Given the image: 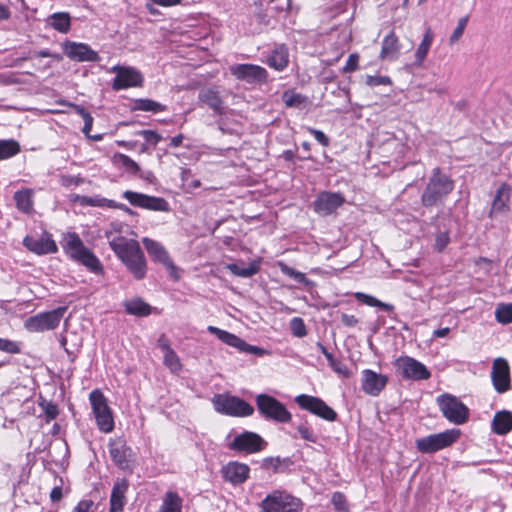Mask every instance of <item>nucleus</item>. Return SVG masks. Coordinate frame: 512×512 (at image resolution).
<instances>
[{
  "mask_svg": "<svg viewBox=\"0 0 512 512\" xmlns=\"http://www.w3.org/2000/svg\"><path fill=\"white\" fill-rule=\"evenodd\" d=\"M142 243L151 259L164 265L169 271L170 275L174 279H178L176 266L170 259V256L165 247L161 243L147 237L142 239Z\"/></svg>",
  "mask_w": 512,
  "mask_h": 512,
  "instance_id": "obj_15",
  "label": "nucleus"
},
{
  "mask_svg": "<svg viewBox=\"0 0 512 512\" xmlns=\"http://www.w3.org/2000/svg\"><path fill=\"white\" fill-rule=\"evenodd\" d=\"M495 317L498 322L508 324L512 322V303L501 304L495 310Z\"/></svg>",
  "mask_w": 512,
  "mask_h": 512,
  "instance_id": "obj_45",
  "label": "nucleus"
},
{
  "mask_svg": "<svg viewBox=\"0 0 512 512\" xmlns=\"http://www.w3.org/2000/svg\"><path fill=\"white\" fill-rule=\"evenodd\" d=\"M178 2H146V9L154 16L159 15V11L156 9L155 5H160L163 7H169L173 4H177Z\"/></svg>",
  "mask_w": 512,
  "mask_h": 512,
  "instance_id": "obj_61",
  "label": "nucleus"
},
{
  "mask_svg": "<svg viewBox=\"0 0 512 512\" xmlns=\"http://www.w3.org/2000/svg\"><path fill=\"white\" fill-rule=\"evenodd\" d=\"M492 429L498 435H505L512 430V413L499 411L492 420Z\"/></svg>",
  "mask_w": 512,
  "mask_h": 512,
  "instance_id": "obj_29",
  "label": "nucleus"
},
{
  "mask_svg": "<svg viewBox=\"0 0 512 512\" xmlns=\"http://www.w3.org/2000/svg\"><path fill=\"white\" fill-rule=\"evenodd\" d=\"M64 54L75 61L95 62L99 60L98 53L84 43L67 41L63 46Z\"/></svg>",
  "mask_w": 512,
  "mask_h": 512,
  "instance_id": "obj_20",
  "label": "nucleus"
},
{
  "mask_svg": "<svg viewBox=\"0 0 512 512\" xmlns=\"http://www.w3.org/2000/svg\"><path fill=\"white\" fill-rule=\"evenodd\" d=\"M89 399L98 428L104 433L111 432L114 428V420L103 393L97 389L93 390Z\"/></svg>",
  "mask_w": 512,
  "mask_h": 512,
  "instance_id": "obj_9",
  "label": "nucleus"
},
{
  "mask_svg": "<svg viewBox=\"0 0 512 512\" xmlns=\"http://www.w3.org/2000/svg\"><path fill=\"white\" fill-rule=\"evenodd\" d=\"M290 329L292 334L296 337H304L307 334L306 326L304 321L300 317H294L290 321Z\"/></svg>",
  "mask_w": 512,
  "mask_h": 512,
  "instance_id": "obj_50",
  "label": "nucleus"
},
{
  "mask_svg": "<svg viewBox=\"0 0 512 512\" xmlns=\"http://www.w3.org/2000/svg\"><path fill=\"white\" fill-rule=\"evenodd\" d=\"M113 161L116 165L124 168L127 172L131 174H137L140 171L139 165L131 159L129 156L117 153L113 157Z\"/></svg>",
  "mask_w": 512,
  "mask_h": 512,
  "instance_id": "obj_41",
  "label": "nucleus"
},
{
  "mask_svg": "<svg viewBox=\"0 0 512 512\" xmlns=\"http://www.w3.org/2000/svg\"><path fill=\"white\" fill-rule=\"evenodd\" d=\"M19 151L20 145L16 140H0V160L11 158Z\"/></svg>",
  "mask_w": 512,
  "mask_h": 512,
  "instance_id": "obj_42",
  "label": "nucleus"
},
{
  "mask_svg": "<svg viewBox=\"0 0 512 512\" xmlns=\"http://www.w3.org/2000/svg\"><path fill=\"white\" fill-rule=\"evenodd\" d=\"M23 245L37 255L53 254L58 251L56 242L48 233H43L39 237L28 235L23 239Z\"/></svg>",
  "mask_w": 512,
  "mask_h": 512,
  "instance_id": "obj_19",
  "label": "nucleus"
},
{
  "mask_svg": "<svg viewBox=\"0 0 512 512\" xmlns=\"http://www.w3.org/2000/svg\"><path fill=\"white\" fill-rule=\"evenodd\" d=\"M297 430H298L301 438H303L304 440H307L312 443L316 442V437H315L313 431L309 427H307L305 425H300V426H298Z\"/></svg>",
  "mask_w": 512,
  "mask_h": 512,
  "instance_id": "obj_57",
  "label": "nucleus"
},
{
  "mask_svg": "<svg viewBox=\"0 0 512 512\" xmlns=\"http://www.w3.org/2000/svg\"><path fill=\"white\" fill-rule=\"evenodd\" d=\"M317 347L320 349L321 353L326 357L329 362L331 368L339 375L348 378L350 376V372L348 367L343 364L341 361L336 360L333 355L327 351V349L319 342L317 343Z\"/></svg>",
  "mask_w": 512,
  "mask_h": 512,
  "instance_id": "obj_38",
  "label": "nucleus"
},
{
  "mask_svg": "<svg viewBox=\"0 0 512 512\" xmlns=\"http://www.w3.org/2000/svg\"><path fill=\"white\" fill-rule=\"evenodd\" d=\"M66 311L67 307L63 306L52 311L39 313L28 318L25 322V327L31 332L53 330L59 325Z\"/></svg>",
  "mask_w": 512,
  "mask_h": 512,
  "instance_id": "obj_10",
  "label": "nucleus"
},
{
  "mask_svg": "<svg viewBox=\"0 0 512 512\" xmlns=\"http://www.w3.org/2000/svg\"><path fill=\"white\" fill-rule=\"evenodd\" d=\"M453 187V182L446 175L441 174L439 168H435L421 197L423 205H436L453 190Z\"/></svg>",
  "mask_w": 512,
  "mask_h": 512,
  "instance_id": "obj_4",
  "label": "nucleus"
},
{
  "mask_svg": "<svg viewBox=\"0 0 512 512\" xmlns=\"http://www.w3.org/2000/svg\"><path fill=\"white\" fill-rule=\"evenodd\" d=\"M33 195L34 191L32 189L16 191L14 194L16 207L25 214L31 213L33 211Z\"/></svg>",
  "mask_w": 512,
  "mask_h": 512,
  "instance_id": "obj_32",
  "label": "nucleus"
},
{
  "mask_svg": "<svg viewBox=\"0 0 512 512\" xmlns=\"http://www.w3.org/2000/svg\"><path fill=\"white\" fill-rule=\"evenodd\" d=\"M457 429L431 434L416 440V448L422 453H434L453 444L459 437Z\"/></svg>",
  "mask_w": 512,
  "mask_h": 512,
  "instance_id": "obj_8",
  "label": "nucleus"
},
{
  "mask_svg": "<svg viewBox=\"0 0 512 512\" xmlns=\"http://www.w3.org/2000/svg\"><path fill=\"white\" fill-rule=\"evenodd\" d=\"M60 244L64 253L71 260L85 266L95 274L103 272V266L100 260L84 245L79 235L75 232H67L63 234Z\"/></svg>",
  "mask_w": 512,
  "mask_h": 512,
  "instance_id": "obj_2",
  "label": "nucleus"
},
{
  "mask_svg": "<svg viewBox=\"0 0 512 512\" xmlns=\"http://www.w3.org/2000/svg\"><path fill=\"white\" fill-rule=\"evenodd\" d=\"M308 131L314 136V138L323 146L329 145V138L320 130L314 128H308Z\"/></svg>",
  "mask_w": 512,
  "mask_h": 512,
  "instance_id": "obj_59",
  "label": "nucleus"
},
{
  "mask_svg": "<svg viewBox=\"0 0 512 512\" xmlns=\"http://www.w3.org/2000/svg\"><path fill=\"white\" fill-rule=\"evenodd\" d=\"M124 198L130 202V204L134 206H138L141 208L154 210V211H169L168 202L161 197L148 196L145 194L133 192V191H125L123 194Z\"/></svg>",
  "mask_w": 512,
  "mask_h": 512,
  "instance_id": "obj_17",
  "label": "nucleus"
},
{
  "mask_svg": "<svg viewBox=\"0 0 512 512\" xmlns=\"http://www.w3.org/2000/svg\"><path fill=\"white\" fill-rule=\"evenodd\" d=\"M341 322L347 327H354L358 323V319L354 315L342 314Z\"/></svg>",
  "mask_w": 512,
  "mask_h": 512,
  "instance_id": "obj_63",
  "label": "nucleus"
},
{
  "mask_svg": "<svg viewBox=\"0 0 512 512\" xmlns=\"http://www.w3.org/2000/svg\"><path fill=\"white\" fill-rule=\"evenodd\" d=\"M47 24L60 33H67L71 26V17L67 12H57L50 15Z\"/></svg>",
  "mask_w": 512,
  "mask_h": 512,
  "instance_id": "obj_31",
  "label": "nucleus"
},
{
  "mask_svg": "<svg viewBox=\"0 0 512 512\" xmlns=\"http://www.w3.org/2000/svg\"><path fill=\"white\" fill-rule=\"evenodd\" d=\"M387 377L370 369L362 372V390L371 396H377L387 384Z\"/></svg>",
  "mask_w": 512,
  "mask_h": 512,
  "instance_id": "obj_23",
  "label": "nucleus"
},
{
  "mask_svg": "<svg viewBox=\"0 0 512 512\" xmlns=\"http://www.w3.org/2000/svg\"><path fill=\"white\" fill-rule=\"evenodd\" d=\"M94 502L89 499L81 500L73 509L72 512H94Z\"/></svg>",
  "mask_w": 512,
  "mask_h": 512,
  "instance_id": "obj_56",
  "label": "nucleus"
},
{
  "mask_svg": "<svg viewBox=\"0 0 512 512\" xmlns=\"http://www.w3.org/2000/svg\"><path fill=\"white\" fill-rule=\"evenodd\" d=\"M163 362L172 373H178L182 370L180 358L171 347L165 348V353H163Z\"/></svg>",
  "mask_w": 512,
  "mask_h": 512,
  "instance_id": "obj_40",
  "label": "nucleus"
},
{
  "mask_svg": "<svg viewBox=\"0 0 512 512\" xmlns=\"http://www.w3.org/2000/svg\"><path fill=\"white\" fill-rule=\"evenodd\" d=\"M83 120H84V126L82 129V132L85 134V136L92 140H95V141L101 140L102 139L101 134L90 135V131H91L92 125H93V117L91 115H86V118H84Z\"/></svg>",
  "mask_w": 512,
  "mask_h": 512,
  "instance_id": "obj_52",
  "label": "nucleus"
},
{
  "mask_svg": "<svg viewBox=\"0 0 512 512\" xmlns=\"http://www.w3.org/2000/svg\"><path fill=\"white\" fill-rule=\"evenodd\" d=\"M301 509V500L282 490H274L260 503V512H300Z\"/></svg>",
  "mask_w": 512,
  "mask_h": 512,
  "instance_id": "obj_3",
  "label": "nucleus"
},
{
  "mask_svg": "<svg viewBox=\"0 0 512 512\" xmlns=\"http://www.w3.org/2000/svg\"><path fill=\"white\" fill-rule=\"evenodd\" d=\"M240 351L249 352L255 355H263L266 353V351L260 347L249 345L244 341V345H241Z\"/></svg>",
  "mask_w": 512,
  "mask_h": 512,
  "instance_id": "obj_62",
  "label": "nucleus"
},
{
  "mask_svg": "<svg viewBox=\"0 0 512 512\" xmlns=\"http://www.w3.org/2000/svg\"><path fill=\"white\" fill-rule=\"evenodd\" d=\"M295 402L300 408L309 411L327 421H334L337 418L336 412L329 407L322 399L307 394L296 396Z\"/></svg>",
  "mask_w": 512,
  "mask_h": 512,
  "instance_id": "obj_11",
  "label": "nucleus"
},
{
  "mask_svg": "<svg viewBox=\"0 0 512 512\" xmlns=\"http://www.w3.org/2000/svg\"><path fill=\"white\" fill-rule=\"evenodd\" d=\"M109 453L113 462L121 469L129 467L131 449L122 441L109 443Z\"/></svg>",
  "mask_w": 512,
  "mask_h": 512,
  "instance_id": "obj_25",
  "label": "nucleus"
},
{
  "mask_svg": "<svg viewBox=\"0 0 512 512\" xmlns=\"http://www.w3.org/2000/svg\"><path fill=\"white\" fill-rule=\"evenodd\" d=\"M432 42H433V33L431 31L430 28H428L425 32V34L423 35V38L418 46V48L416 49V52H415V61H414V65L417 66V67H422L425 59H426V56L430 50V47L432 45Z\"/></svg>",
  "mask_w": 512,
  "mask_h": 512,
  "instance_id": "obj_30",
  "label": "nucleus"
},
{
  "mask_svg": "<svg viewBox=\"0 0 512 512\" xmlns=\"http://www.w3.org/2000/svg\"><path fill=\"white\" fill-rule=\"evenodd\" d=\"M259 261H253L249 265H239L236 263L228 264L226 268L236 276L251 277L259 271Z\"/></svg>",
  "mask_w": 512,
  "mask_h": 512,
  "instance_id": "obj_37",
  "label": "nucleus"
},
{
  "mask_svg": "<svg viewBox=\"0 0 512 512\" xmlns=\"http://www.w3.org/2000/svg\"><path fill=\"white\" fill-rule=\"evenodd\" d=\"M249 473V466L238 461L228 462L221 469L224 480L233 485L244 483L249 478Z\"/></svg>",
  "mask_w": 512,
  "mask_h": 512,
  "instance_id": "obj_21",
  "label": "nucleus"
},
{
  "mask_svg": "<svg viewBox=\"0 0 512 512\" xmlns=\"http://www.w3.org/2000/svg\"><path fill=\"white\" fill-rule=\"evenodd\" d=\"M0 351L10 353V354H17L20 352V347L14 341H11L9 339L0 338Z\"/></svg>",
  "mask_w": 512,
  "mask_h": 512,
  "instance_id": "obj_51",
  "label": "nucleus"
},
{
  "mask_svg": "<svg viewBox=\"0 0 512 512\" xmlns=\"http://www.w3.org/2000/svg\"><path fill=\"white\" fill-rule=\"evenodd\" d=\"M449 243V236L446 232H441L437 235L435 240V248L442 251Z\"/></svg>",
  "mask_w": 512,
  "mask_h": 512,
  "instance_id": "obj_60",
  "label": "nucleus"
},
{
  "mask_svg": "<svg viewBox=\"0 0 512 512\" xmlns=\"http://www.w3.org/2000/svg\"><path fill=\"white\" fill-rule=\"evenodd\" d=\"M257 410L262 417L277 423H288L292 419L291 413L279 400L268 394H258L255 397Z\"/></svg>",
  "mask_w": 512,
  "mask_h": 512,
  "instance_id": "obj_5",
  "label": "nucleus"
},
{
  "mask_svg": "<svg viewBox=\"0 0 512 512\" xmlns=\"http://www.w3.org/2000/svg\"><path fill=\"white\" fill-rule=\"evenodd\" d=\"M280 269L283 274L293 278L298 283H308L304 273L297 271L294 268L287 266L286 264H280Z\"/></svg>",
  "mask_w": 512,
  "mask_h": 512,
  "instance_id": "obj_49",
  "label": "nucleus"
},
{
  "mask_svg": "<svg viewBox=\"0 0 512 512\" xmlns=\"http://www.w3.org/2000/svg\"><path fill=\"white\" fill-rule=\"evenodd\" d=\"M390 82H391L390 78L387 76H371V75L366 76V84L371 87L379 86V85H388V84H390Z\"/></svg>",
  "mask_w": 512,
  "mask_h": 512,
  "instance_id": "obj_54",
  "label": "nucleus"
},
{
  "mask_svg": "<svg viewBox=\"0 0 512 512\" xmlns=\"http://www.w3.org/2000/svg\"><path fill=\"white\" fill-rule=\"evenodd\" d=\"M395 366L406 379L426 380L431 375L424 364L409 356L396 359Z\"/></svg>",
  "mask_w": 512,
  "mask_h": 512,
  "instance_id": "obj_12",
  "label": "nucleus"
},
{
  "mask_svg": "<svg viewBox=\"0 0 512 512\" xmlns=\"http://www.w3.org/2000/svg\"><path fill=\"white\" fill-rule=\"evenodd\" d=\"M128 481L118 479L113 486L110 496V512H122L125 505V494L128 490Z\"/></svg>",
  "mask_w": 512,
  "mask_h": 512,
  "instance_id": "obj_26",
  "label": "nucleus"
},
{
  "mask_svg": "<svg viewBox=\"0 0 512 512\" xmlns=\"http://www.w3.org/2000/svg\"><path fill=\"white\" fill-rule=\"evenodd\" d=\"M82 182L81 178L74 177V176H64L62 177V184L64 186H70V185H78Z\"/></svg>",
  "mask_w": 512,
  "mask_h": 512,
  "instance_id": "obj_64",
  "label": "nucleus"
},
{
  "mask_svg": "<svg viewBox=\"0 0 512 512\" xmlns=\"http://www.w3.org/2000/svg\"><path fill=\"white\" fill-rule=\"evenodd\" d=\"M125 310L130 315L139 317L148 316L151 313V307L140 298L132 299L124 303Z\"/></svg>",
  "mask_w": 512,
  "mask_h": 512,
  "instance_id": "obj_33",
  "label": "nucleus"
},
{
  "mask_svg": "<svg viewBox=\"0 0 512 512\" xmlns=\"http://www.w3.org/2000/svg\"><path fill=\"white\" fill-rule=\"evenodd\" d=\"M332 503L335 506V508L339 511H345L347 509L346 498L340 492H336L333 494Z\"/></svg>",
  "mask_w": 512,
  "mask_h": 512,
  "instance_id": "obj_55",
  "label": "nucleus"
},
{
  "mask_svg": "<svg viewBox=\"0 0 512 512\" xmlns=\"http://www.w3.org/2000/svg\"><path fill=\"white\" fill-rule=\"evenodd\" d=\"M510 197V187L503 183L497 190L493 199L491 212H502L507 208Z\"/></svg>",
  "mask_w": 512,
  "mask_h": 512,
  "instance_id": "obj_34",
  "label": "nucleus"
},
{
  "mask_svg": "<svg viewBox=\"0 0 512 512\" xmlns=\"http://www.w3.org/2000/svg\"><path fill=\"white\" fill-rule=\"evenodd\" d=\"M207 329L210 333L217 336L218 339L229 346L238 348L240 350L241 345H244V341L241 338L228 331L219 329L215 326H208Z\"/></svg>",
  "mask_w": 512,
  "mask_h": 512,
  "instance_id": "obj_35",
  "label": "nucleus"
},
{
  "mask_svg": "<svg viewBox=\"0 0 512 512\" xmlns=\"http://www.w3.org/2000/svg\"><path fill=\"white\" fill-rule=\"evenodd\" d=\"M112 71L116 76L112 83L114 90H122L130 87H139L143 83L142 74L133 67L114 66Z\"/></svg>",
  "mask_w": 512,
  "mask_h": 512,
  "instance_id": "obj_14",
  "label": "nucleus"
},
{
  "mask_svg": "<svg viewBox=\"0 0 512 512\" xmlns=\"http://www.w3.org/2000/svg\"><path fill=\"white\" fill-rule=\"evenodd\" d=\"M354 296L359 302H361L365 305L371 306V307H378L387 312L393 311V309H394L393 305L384 303V302L378 300L377 298H375L374 296L365 294L363 292H356L354 294Z\"/></svg>",
  "mask_w": 512,
  "mask_h": 512,
  "instance_id": "obj_39",
  "label": "nucleus"
},
{
  "mask_svg": "<svg viewBox=\"0 0 512 512\" xmlns=\"http://www.w3.org/2000/svg\"><path fill=\"white\" fill-rule=\"evenodd\" d=\"M491 379L498 393H505L510 389V367L504 358L499 357L493 361Z\"/></svg>",
  "mask_w": 512,
  "mask_h": 512,
  "instance_id": "obj_18",
  "label": "nucleus"
},
{
  "mask_svg": "<svg viewBox=\"0 0 512 512\" xmlns=\"http://www.w3.org/2000/svg\"><path fill=\"white\" fill-rule=\"evenodd\" d=\"M400 53V43L394 32L389 33L382 41L380 59L394 61Z\"/></svg>",
  "mask_w": 512,
  "mask_h": 512,
  "instance_id": "obj_27",
  "label": "nucleus"
},
{
  "mask_svg": "<svg viewBox=\"0 0 512 512\" xmlns=\"http://www.w3.org/2000/svg\"><path fill=\"white\" fill-rule=\"evenodd\" d=\"M340 193L322 192L314 201V210L321 215H329L344 203Z\"/></svg>",
  "mask_w": 512,
  "mask_h": 512,
  "instance_id": "obj_22",
  "label": "nucleus"
},
{
  "mask_svg": "<svg viewBox=\"0 0 512 512\" xmlns=\"http://www.w3.org/2000/svg\"><path fill=\"white\" fill-rule=\"evenodd\" d=\"M266 63L277 71L285 69L289 63L288 48L285 45L277 46L267 57Z\"/></svg>",
  "mask_w": 512,
  "mask_h": 512,
  "instance_id": "obj_28",
  "label": "nucleus"
},
{
  "mask_svg": "<svg viewBox=\"0 0 512 512\" xmlns=\"http://www.w3.org/2000/svg\"><path fill=\"white\" fill-rule=\"evenodd\" d=\"M230 72L238 80L249 84L264 83L268 78L266 69L254 64H235L230 66Z\"/></svg>",
  "mask_w": 512,
  "mask_h": 512,
  "instance_id": "obj_13",
  "label": "nucleus"
},
{
  "mask_svg": "<svg viewBox=\"0 0 512 512\" xmlns=\"http://www.w3.org/2000/svg\"><path fill=\"white\" fill-rule=\"evenodd\" d=\"M182 511V499L175 492H167L164 495L162 504L158 512H181Z\"/></svg>",
  "mask_w": 512,
  "mask_h": 512,
  "instance_id": "obj_36",
  "label": "nucleus"
},
{
  "mask_svg": "<svg viewBox=\"0 0 512 512\" xmlns=\"http://www.w3.org/2000/svg\"><path fill=\"white\" fill-rule=\"evenodd\" d=\"M109 245L135 279L141 280L146 276V259L136 240L116 236L109 241Z\"/></svg>",
  "mask_w": 512,
  "mask_h": 512,
  "instance_id": "obj_1",
  "label": "nucleus"
},
{
  "mask_svg": "<svg viewBox=\"0 0 512 512\" xmlns=\"http://www.w3.org/2000/svg\"><path fill=\"white\" fill-rule=\"evenodd\" d=\"M198 99L216 114L224 113V101L216 87H202L199 90Z\"/></svg>",
  "mask_w": 512,
  "mask_h": 512,
  "instance_id": "obj_24",
  "label": "nucleus"
},
{
  "mask_svg": "<svg viewBox=\"0 0 512 512\" xmlns=\"http://www.w3.org/2000/svg\"><path fill=\"white\" fill-rule=\"evenodd\" d=\"M135 109L141 111L160 112L165 110V106L154 100L138 99L135 102Z\"/></svg>",
  "mask_w": 512,
  "mask_h": 512,
  "instance_id": "obj_44",
  "label": "nucleus"
},
{
  "mask_svg": "<svg viewBox=\"0 0 512 512\" xmlns=\"http://www.w3.org/2000/svg\"><path fill=\"white\" fill-rule=\"evenodd\" d=\"M213 405L217 412L234 417H247L254 413L248 402L235 396L215 395Z\"/></svg>",
  "mask_w": 512,
  "mask_h": 512,
  "instance_id": "obj_7",
  "label": "nucleus"
},
{
  "mask_svg": "<svg viewBox=\"0 0 512 512\" xmlns=\"http://www.w3.org/2000/svg\"><path fill=\"white\" fill-rule=\"evenodd\" d=\"M138 135H141L142 137H144V139L153 144V145H157L158 142L162 139L161 135L158 134L156 131L154 130H141L139 132H137Z\"/></svg>",
  "mask_w": 512,
  "mask_h": 512,
  "instance_id": "obj_53",
  "label": "nucleus"
},
{
  "mask_svg": "<svg viewBox=\"0 0 512 512\" xmlns=\"http://www.w3.org/2000/svg\"><path fill=\"white\" fill-rule=\"evenodd\" d=\"M80 203L82 205H88L93 207H101V206H109L114 207V202L112 200H107L105 198H99V197H87L83 196L80 198Z\"/></svg>",
  "mask_w": 512,
  "mask_h": 512,
  "instance_id": "obj_48",
  "label": "nucleus"
},
{
  "mask_svg": "<svg viewBox=\"0 0 512 512\" xmlns=\"http://www.w3.org/2000/svg\"><path fill=\"white\" fill-rule=\"evenodd\" d=\"M467 23H468V16H463L458 20L456 28L454 29L451 36L449 37L450 45H454L455 43H457L460 40V38L462 37L464 30L467 26Z\"/></svg>",
  "mask_w": 512,
  "mask_h": 512,
  "instance_id": "obj_47",
  "label": "nucleus"
},
{
  "mask_svg": "<svg viewBox=\"0 0 512 512\" xmlns=\"http://www.w3.org/2000/svg\"><path fill=\"white\" fill-rule=\"evenodd\" d=\"M282 99L288 107L300 108L307 103V98L305 96L293 91L284 92Z\"/></svg>",
  "mask_w": 512,
  "mask_h": 512,
  "instance_id": "obj_43",
  "label": "nucleus"
},
{
  "mask_svg": "<svg viewBox=\"0 0 512 512\" xmlns=\"http://www.w3.org/2000/svg\"><path fill=\"white\" fill-rule=\"evenodd\" d=\"M436 401L444 417L451 423L461 425L467 421L469 409L454 395L445 393L438 396Z\"/></svg>",
  "mask_w": 512,
  "mask_h": 512,
  "instance_id": "obj_6",
  "label": "nucleus"
},
{
  "mask_svg": "<svg viewBox=\"0 0 512 512\" xmlns=\"http://www.w3.org/2000/svg\"><path fill=\"white\" fill-rule=\"evenodd\" d=\"M358 61H359V56L358 54H351L348 59H347V62H346V65L344 66L343 68V71L344 72H352V71H355L357 68H358Z\"/></svg>",
  "mask_w": 512,
  "mask_h": 512,
  "instance_id": "obj_58",
  "label": "nucleus"
},
{
  "mask_svg": "<svg viewBox=\"0 0 512 512\" xmlns=\"http://www.w3.org/2000/svg\"><path fill=\"white\" fill-rule=\"evenodd\" d=\"M39 406L41 407L42 411L44 412V414L46 416V422H50L51 420H54L59 414L57 405L51 401L41 399L39 401Z\"/></svg>",
  "mask_w": 512,
  "mask_h": 512,
  "instance_id": "obj_46",
  "label": "nucleus"
},
{
  "mask_svg": "<svg viewBox=\"0 0 512 512\" xmlns=\"http://www.w3.org/2000/svg\"><path fill=\"white\" fill-rule=\"evenodd\" d=\"M264 445L265 442L260 435L254 432L245 431L234 438V440L229 444V448L231 450L251 454L261 451Z\"/></svg>",
  "mask_w": 512,
  "mask_h": 512,
  "instance_id": "obj_16",
  "label": "nucleus"
}]
</instances>
